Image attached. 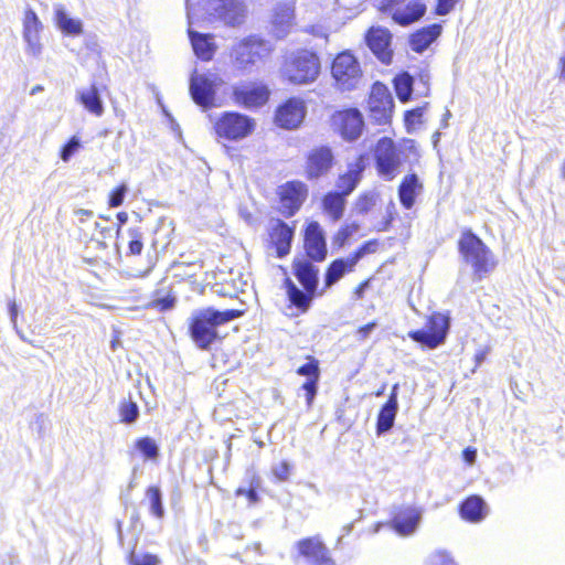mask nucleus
Masks as SVG:
<instances>
[{"label": "nucleus", "mask_w": 565, "mask_h": 565, "mask_svg": "<svg viewBox=\"0 0 565 565\" xmlns=\"http://www.w3.org/2000/svg\"><path fill=\"white\" fill-rule=\"evenodd\" d=\"M413 154L418 157L416 145L413 140H405L395 146L388 138L379 140L375 148V162L379 174L386 181L393 180L399 172L404 161Z\"/></svg>", "instance_id": "1"}, {"label": "nucleus", "mask_w": 565, "mask_h": 565, "mask_svg": "<svg viewBox=\"0 0 565 565\" xmlns=\"http://www.w3.org/2000/svg\"><path fill=\"white\" fill-rule=\"evenodd\" d=\"M243 311L227 309L223 311L212 308L198 311L190 324L191 337L201 349H207L217 338L216 327L238 318Z\"/></svg>", "instance_id": "2"}, {"label": "nucleus", "mask_w": 565, "mask_h": 565, "mask_svg": "<svg viewBox=\"0 0 565 565\" xmlns=\"http://www.w3.org/2000/svg\"><path fill=\"white\" fill-rule=\"evenodd\" d=\"M320 58L308 50H299L289 54L281 68L282 77L294 85L313 83L320 74Z\"/></svg>", "instance_id": "3"}, {"label": "nucleus", "mask_w": 565, "mask_h": 565, "mask_svg": "<svg viewBox=\"0 0 565 565\" xmlns=\"http://www.w3.org/2000/svg\"><path fill=\"white\" fill-rule=\"evenodd\" d=\"M273 52L270 42L249 35L237 41L231 50L232 65L243 72H250L258 63L265 61Z\"/></svg>", "instance_id": "4"}, {"label": "nucleus", "mask_w": 565, "mask_h": 565, "mask_svg": "<svg viewBox=\"0 0 565 565\" xmlns=\"http://www.w3.org/2000/svg\"><path fill=\"white\" fill-rule=\"evenodd\" d=\"M459 250L465 262L472 266L473 274L478 279H482L497 266L491 250L471 232L462 233L459 239Z\"/></svg>", "instance_id": "5"}, {"label": "nucleus", "mask_w": 565, "mask_h": 565, "mask_svg": "<svg viewBox=\"0 0 565 565\" xmlns=\"http://www.w3.org/2000/svg\"><path fill=\"white\" fill-rule=\"evenodd\" d=\"M294 268L295 275L306 289V292L300 290L292 281L287 280V295L292 305L306 310L309 307L312 295L317 288L318 269L306 259L296 260L294 263Z\"/></svg>", "instance_id": "6"}, {"label": "nucleus", "mask_w": 565, "mask_h": 565, "mask_svg": "<svg viewBox=\"0 0 565 565\" xmlns=\"http://www.w3.org/2000/svg\"><path fill=\"white\" fill-rule=\"evenodd\" d=\"M255 119L236 111H225L214 122L217 137L228 141H239L253 134Z\"/></svg>", "instance_id": "7"}, {"label": "nucleus", "mask_w": 565, "mask_h": 565, "mask_svg": "<svg viewBox=\"0 0 565 565\" xmlns=\"http://www.w3.org/2000/svg\"><path fill=\"white\" fill-rule=\"evenodd\" d=\"M331 74L341 90L356 89L362 82L360 63L349 52L337 55L332 63Z\"/></svg>", "instance_id": "8"}, {"label": "nucleus", "mask_w": 565, "mask_h": 565, "mask_svg": "<svg viewBox=\"0 0 565 565\" xmlns=\"http://www.w3.org/2000/svg\"><path fill=\"white\" fill-rule=\"evenodd\" d=\"M205 10L211 19L232 28L242 25L247 17L244 0H207Z\"/></svg>", "instance_id": "9"}, {"label": "nucleus", "mask_w": 565, "mask_h": 565, "mask_svg": "<svg viewBox=\"0 0 565 565\" xmlns=\"http://www.w3.org/2000/svg\"><path fill=\"white\" fill-rule=\"evenodd\" d=\"M448 330L449 317L435 312L430 316L425 329L412 331L408 335L414 341L435 349L445 342Z\"/></svg>", "instance_id": "10"}, {"label": "nucleus", "mask_w": 565, "mask_h": 565, "mask_svg": "<svg viewBox=\"0 0 565 565\" xmlns=\"http://www.w3.org/2000/svg\"><path fill=\"white\" fill-rule=\"evenodd\" d=\"M222 84V78L215 73L194 72L190 78V93L198 105L207 108L213 106L216 88Z\"/></svg>", "instance_id": "11"}, {"label": "nucleus", "mask_w": 565, "mask_h": 565, "mask_svg": "<svg viewBox=\"0 0 565 565\" xmlns=\"http://www.w3.org/2000/svg\"><path fill=\"white\" fill-rule=\"evenodd\" d=\"M371 118L377 124H386L392 117L394 102L388 88L382 83H375L369 97Z\"/></svg>", "instance_id": "12"}, {"label": "nucleus", "mask_w": 565, "mask_h": 565, "mask_svg": "<svg viewBox=\"0 0 565 565\" xmlns=\"http://www.w3.org/2000/svg\"><path fill=\"white\" fill-rule=\"evenodd\" d=\"M279 193L282 214L291 216L307 199L308 188L300 181H291L282 185Z\"/></svg>", "instance_id": "13"}, {"label": "nucleus", "mask_w": 565, "mask_h": 565, "mask_svg": "<svg viewBox=\"0 0 565 565\" xmlns=\"http://www.w3.org/2000/svg\"><path fill=\"white\" fill-rule=\"evenodd\" d=\"M298 552L309 565H337L328 548L318 537H307L298 542Z\"/></svg>", "instance_id": "14"}, {"label": "nucleus", "mask_w": 565, "mask_h": 565, "mask_svg": "<svg viewBox=\"0 0 565 565\" xmlns=\"http://www.w3.org/2000/svg\"><path fill=\"white\" fill-rule=\"evenodd\" d=\"M306 116V105L299 98H289L276 111V124L285 129L299 127Z\"/></svg>", "instance_id": "15"}, {"label": "nucleus", "mask_w": 565, "mask_h": 565, "mask_svg": "<svg viewBox=\"0 0 565 565\" xmlns=\"http://www.w3.org/2000/svg\"><path fill=\"white\" fill-rule=\"evenodd\" d=\"M233 96L237 104L246 108H254L263 106L268 100L269 90L265 85L246 84L235 86Z\"/></svg>", "instance_id": "16"}, {"label": "nucleus", "mask_w": 565, "mask_h": 565, "mask_svg": "<svg viewBox=\"0 0 565 565\" xmlns=\"http://www.w3.org/2000/svg\"><path fill=\"white\" fill-rule=\"evenodd\" d=\"M391 40L390 31L380 26L371 28L366 34L367 46L385 64L392 61Z\"/></svg>", "instance_id": "17"}, {"label": "nucleus", "mask_w": 565, "mask_h": 565, "mask_svg": "<svg viewBox=\"0 0 565 565\" xmlns=\"http://www.w3.org/2000/svg\"><path fill=\"white\" fill-rule=\"evenodd\" d=\"M333 156L329 148L319 147L312 149L306 161V174L310 180L326 174L332 167Z\"/></svg>", "instance_id": "18"}, {"label": "nucleus", "mask_w": 565, "mask_h": 565, "mask_svg": "<svg viewBox=\"0 0 565 565\" xmlns=\"http://www.w3.org/2000/svg\"><path fill=\"white\" fill-rule=\"evenodd\" d=\"M341 135L348 140H355L362 132L363 118L358 109H347L333 117Z\"/></svg>", "instance_id": "19"}, {"label": "nucleus", "mask_w": 565, "mask_h": 565, "mask_svg": "<svg viewBox=\"0 0 565 565\" xmlns=\"http://www.w3.org/2000/svg\"><path fill=\"white\" fill-rule=\"evenodd\" d=\"M305 248L307 255L316 262H321L327 255V245L323 232L317 222H311L305 233Z\"/></svg>", "instance_id": "20"}, {"label": "nucleus", "mask_w": 565, "mask_h": 565, "mask_svg": "<svg viewBox=\"0 0 565 565\" xmlns=\"http://www.w3.org/2000/svg\"><path fill=\"white\" fill-rule=\"evenodd\" d=\"M269 236L271 243L276 246L278 257H284L290 252L294 228L280 220L270 222Z\"/></svg>", "instance_id": "21"}, {"label": "nucleus", "mask_w": 565, "mask_h": 565, "mask_svg": "<svg viewBox=\"0 0 565 565\" xmlns=\"http://www.w3.org/2000/svg\"><path fill=\"white\" fill-rule=\"evenodd\" d=\"M42 29L43 25L36 13L28 9L23 19V39L28 44L30 53L33 55L39 54L41 51L40 32Z\"/></svg>", "instance_id": "22"}, {"label": "nucleus", "mask_w": 565, "mask_h": 565, "mask_svg": "<svg viewBox=\"0 0 565 565\" xmlns=\"http://www.w3.org/2000/svg\"><path fill=\"white\" fill-rule=\"evenodd\" d=\"M365 169L364 161L361 157L348 164V171L339 175L337 180L338 192L343 196L349 195L361 181L362 173Z\"/></svg>", "instance_id": "23"}, {"label": "nucleus", "mask_w": 565, "mask_h": 565, "mask_svg": "<svg viewBox=\"0 0 565 565\" xmlns=\"http://www.w3.org/2000/svg\"><path fill=\"white\" fill-rule=\"evenodd\" d=\"M271 24L277 38H285L295 25V8L290 3L275 7Z\"/></svg>", "instance_id": "24"}, {"label": "nucleus", "mask_w": 565, "mask_h": 565, "mask_svg": "<svg viewBox=\"0 0 565 565\" xmlns=\"http://www.w3.org/2000/svg\"><path fill=\"white\" fill-rule=\"evenodd\" d=\"M394 530H415L422 520V510L413 505H401L392 512Z\"/></svg>", "instance_id": "25"}, {"label": "nucleus", "mask_w": 565, "mask_h": 565, "mask_svg": "<svg viewBox=\"0 0 565 565\" xmlns=\"http://www.w3.org/2000/svg\"><path fill=\"white\" fill-rule=\"evenodd\" d=\"M309 362L301 365L297 373L306 376L307 381L303 383L302 388L306 391L308 405H311L316 394L317 385L320 377L319 362L313 358H308Z\"/></svg>", "instance_id": "26"}, {"label": "nucleus", "mask_w": 565, "mask_h": 565, "mask_svg": "<svg viewBox=\"0 0 565 565\" xmlns=\"http://www.w3.org/2000/svg\"><path fill=\"white\" fill-rule=\"evenodd\" d=\"M423 190V183L415 173L407 174L398 188V198L402 205L409 210L415 203V199L420 194Z\"/></svg>", "instance_id": "27"}, {"label": "nucleus", "mask_w": 565, "mask_h": 565, "mask_svg": "<svg viewBox=\"0 0 565 565\" xmlns=\"http://www.w3.org/2000/svg\"><path fill=\"white\" fill-rule=\"evenodd\" d=\"M426 12V6L420 0H411L406 6L396 8L392 13L393 20L401 25H408L419 20Z\"/></svg>", "instance_id": "28"}, {"label": "nucleus", "mask_w": 565, "mask_h": 565, "mask_svg": "<svg viewBox=\"0 0 565 565\" xmlns=\"http://www.w3.org/2000/svg\"><path fill=\"white\" fill-rule=\"evenodd\" d=\"M54 21L56 26L65 35L78 36L83 33V23L79 19L70 17L64 6H54Z\"/></svg>", "instance_id": "29"}, {"label": "nucleus", "mask_w": 565, "mask_h": 565, "mask_svg": "<svg viewBox=\"0 0 565 565\" xmlns=\"http://www.w3.org/2000/svg\"><path fill=\"white\" fill-rule=\"evenodd\" d=\"M76 99L87 111L96 117H100L104 114V104L95 84L86 88L77 89Z\"/></svg>", "instance_id": "30"}, {"label": "nucleus", "mask_w": 565, "mask_h": 565, "mask_svg": "<svg viewBox=\"0 0 565 565\" xmlns=\"http://www.w3.org/2000/svg\"><path fill=\"white\" fill-rule=\"evenodd\" d=\"M461 516L472 522H479L488 514V505L479 495L467 498L460 507Z\"/></svg>", "instance_id": "31"}, {"label": "nucleus", "mask_w": 565, "mask_h": 565, "mask_svg": "<svg viewBox=\"0 0 565 565\" xmlns=\"http://www.w3.org/2000/svg\"><path fill=\"white\" fill-rule=\"evenodd\" d=\"M441 33V25L433 24L415 32L409 40L413 51L424 52Z\"/></svg>", "instance_id": "32"}, {"label": "nucleus", "mask_w": 565, "mask_h": 565, "mask_svg": "<svg viewBox=\"0 0 565 565\" xmlns=\"http://www.w3.org/2000/svg\"><path fill=\"white\" fill-rule=\"evenodd\" d=\"M189 36L196 56L203 61H210L215 52L212 36L195 32L191 28H189Z\"/></svg>", "instance_id": "33"}, {"label": "nucleus", "mask_w": 565, "mask_h": 565, "mask_svg": "<svg viewBox=\"0 0 565 565\" xmlns=\"http://www.w3.org/2000/svg\"><path fill=\"white\" fill-rule=\"evenodd\" d=\"M362 252L356 253L353 257L347 259H337L331 263L326 274V286L331 287L348 271L352 270L356 265Z\"/></svg>", "instance_id": "34"}, {"label": "nucleus", "mask_w": 565, "mask_h": 565, "mask_svg": "<svg viewBox=\"0 0 565 565\" xmlns=\"http://www.w3.org/2000/svg\"><path fill=\"white\" fill-rule=\"evenodd\" d=\"M398 404L395 401V396H390L386 404L382 407L377 417V433L383 434L390 430L396 417Z\"/></svg>", "instance_id": "35"}, {"label": "nucleus", "mask_w": 565, "mask_h": 565, "mask_svg": "<svg viewBox=\"0 0 565 565\" xmlns=\"http://www.w3.org/2000/svg\"><path fill=\"white\" fill-rule=\"evenodd\" d=\"M345 196L339 192H329L322 201L324 212L333 220L338 221L343 216L345 206Z\"/></svg>", "instance_id": "36"}, {"label": "nucleus", "mask_w": 565, "mask_h": 565, "mask_svg": "<svg viewBox=\"0 0 565 565\" xmlns=\"http://www.w3.org/2000/svg\"><path fill=\"white\" fill-rule=\"evenodd\" d=\"M413 83H414L413 77L407 73L399 74L395 77V79H394L395 90H396L398 98L402 102H407L409 99L412 92H413Z\"/></svg>", "instance_id": "37"}, {"label": "nucleus", "mask_w": 565, "mask_h": 565, "mask_svg": "<svg viewBox=\"0 0 565 565\" xmlns=\"http://www.w3.org/2000/svg\"><path fill=\"white\" fill-rule=\"evenodd\" d=\"M147 498L150 503V510L152 514L157 518H162L163 515V507L161 502V493L160 490L156 487H151L147 491Z\"/></svg>", "instance_id": "38"}, {"label": "nucleus", "mask_w": 565, "mask_h": 565, "mask_svg": "<svg viewBox=\"0 0 565 565\" xmlns=\"http://www.w3.org/2000/svg\"><path fill=\"white\" fill-rule=\"evenodd\" d=\"M129 565H159L160 559L150 553L137 554L131 552L128 558Z\"/></svg>", "instance_id": "39"}, {"label": "nucleus", "mask_w": 565, "mask_h": 565, "mask_svg": "<svg viewBox=\"0 0 565 565\" xmlns=\"http://www.w3.org/2000/svg\"><path fill=\"white\" fill-rule=\"evenodd\" d=\"M136 446L148 459H153L158 456V446L156 441L149 437L139 439Z\"/></svg>", "instance_id": "40"}, {"label": "nucleus", "mask_w": 565, "mask_h": 565, "mask_svg": "<svg viewBox=\"0 0 565 565\" xmlns=\"http://www.w3.org/2000/svg\"><path fill=\"white\" fill-rule=\"evenodd\" d=\"M139 411L136 403L128 401L120 406L121 420L125 423H134L138 417Z\"/></svg>", "instance_id": "41"}, {"label": "nucleus", "mask_w": 565, "mask_h": 565, "mask_svg": "<svg viewBox=\"0 0 565 565\" xmlns=\"http://www.w3.org/2000/svg\"><path fill=\"white\" fill-rule=\"evenodd\" d=\"M377 195L373 192L365 193L356 201V210L360 213H367L376 204Z\"/></svg>", "instance_id": "42"}, {"label": "nucleus", "mask_w": 565, "mask_h": 565, "mask_svg": "<svg viewBox=\"0 0 565 565\" xmlns=\"http://www.w3.org/2000/svg\"><path fill=\"white\" fill-rule=\"evenodd\" d=\"M426 565H456V563L448 553L438 551L429 555Z\"/></svg>", "instance_id": "43"}, {"label": "nucleus", "mask_w": 565, "mask_h": 565, "mask_svg": "<svg viewBox=\"0 0 565 565\" xmlns=\"http://www.w3.org/2000/svg\"><path fill=\"white\" fill-rule=\"evenodd\" d=\"M129 252L131 255H139L142 250V234L138 230H129Z\"/></svg>", "instance_id": "44"}, {"label": "nucleus", "mask_w": 565, "mask_h": 565, "mask_svg": "<svg viewBox=\"0 0 565 565\" xmlns=\"http://www.w3.org/2000/svg\"><path fill=\"white\" fill-rule=\"evenodd\" d=\"M79 139L76 136L72 137L70 141L63 147L61 151V159L64 162H68L72 156L79 149Z\"/></svg>", "instance_id": "45"}, {"label": "nucleus", "mask_w": 565, "mask_h": 565, "mask_svg": "<svg viewBox=\"0 0 565 565\" xmlns=\"http://www.w3.org/2000/svg\"><path fill=\"white\" fill-rule=\"evenodd\" d=\"M127 191H128V186L125 183H122L117 189H115L109 195V202H108L109 206L110 207L120 206L125 200Z\"/></svg>", "instance_id": "46"}, {"label": "nucleus", "mask_w": 565, "mask_h": 565, "mask_svg": "<svg viewBox=\"0 0 565 565\" xmlns=\"http://www.w3.org/2000/svg\"><path fill=\"white\" fill-rule=\"evenodd\" d=\"M174 302H175L174 297L167 296V297L153 299L149 303V307L153 308V309H158L159 311H166V310L172 309L174 307Z\"/></svg>", "instance_id": "47"}, {"label": "nucleus", "mask_w": 565, "mask_h": 565, "mask_svg": "<svg viewBox=\"0 0 565 565\" xmlns=\"http://www.w3.org/2000/svg\"><path fill=\"white\" fill-rule=\"evenodd\" d=\"M273 473L278 481H286L289 478L290 465L281 461L273 467Z\"/></svg>", "instance_id": "48"}, {"label": "nucleus", "mask_w": 565, "mask_h": 565, "mask_svg": "<svg viewBox=\"0 0 565 565\" xmlns=\"http://www.w3.org/2000/svg\"><path fill=\"white\" fill-rule=\"evenodd\" d=\"M459 0H438L436 13L438 15H446L454 10Z\"/></svg>", "instance_id": "49"}, {"label": "nucleus", "mask_w": 565, "mask_h": 565, "mask_svg": "<svg viewBox=\"0 0 565 565\" xmlns=\"http://www.w3.org/2000/svg\"><path fill=\"white\" fill-rule=\"evenodd\" d=\"M18 313H19V310H18L17 303L14 301H11L9 303V315H10L11 323H12L13 328L17 330V332L19 333L20 338L23 341H26V339L23 337V334H21L20 331L18 330V323H17Z\"/></svg>", "instance_id": "50"}, {"label": "nucleus", "mask_w": 565, "mask_h": 565, "mask_svg": "<svg viewBox=\"0 0 565 565\" xmlns=\"http://www.w3.org/2000/svg\"><path fill=\"white\" fill-rule=\"evenodd\" d=\"M237 495H246L249 503H256L258 501V494L254 487H250V489L245 490L243 488H238L236 491Z\"/></svg>", "instance_id": "51"}, {"label": "nucleus", "mask_w": 565, "mask_h": 565, "mask_svg": "<svg viewBox=\"0 0 565 565\" xmlns=\"http://www.w3.org/2000/svg\"><path fill=\"white\" fill-rule=\"evenodd\" d=\"M405 1L406 0H383L381 10L392 11L393 13L396 8H402V4H404Z\"/></svg>", "instance_id": "52"}, {"label": "nucleus", "mask_w": 565, "mask_h": 565, "mask_svg": "<svg viewBox=\"0 0 565 565\" xmlns=\"http://www.w3.org/2000/svg\"><path fill=\"white\" fill-rule=\"evenodd\" d=\"M423 114H424V108L423 107H418V108H415V109H412V110L407 111L406 115H405V119H406V121L408 124H414L416 120L420 119Z\"/></svg>", "instance_id": "53"}, {"label": "nucleus", "mask_w": 565, "mask_h": 565, "mask_svg": "<svg viewBox=\"0 0 565 565\" xmlns=\"http://www.w3.org/2000/svg\"><path fill=\"white\" fill-rule=\"evenodd\" d=\"M375 327H376L375 322H371V323H367V324L361 327L358 330L359 339L365 340L370 335V333L374 330Z\"/></svg>", "instance_id": "54"}, {"label": "nucleus", "mask_w": 565, "mask_h": 565, "mask_svg": "<svg viewBox=\"0 0 565 565\" xmlns=\"http://www.w3.org/2000/svg\"><path fill=\"white\" fill-rule=\"evenodd\" d=\"M463 459L468 465H473L477 459V450L472 447H468L462 452Z\"/></svg>", "instance_id": "55"}, {"label": "nucleus", "mask_w": 565, "mask_h": 565, "mask_svg": "<svg viewBox=\"0 0 565 565\" xmlns=\"http://www.w3.org/2000/svg\"><path fill=\"white\" fill-rule=\"evenodd\" d=\"M429 79H430V76L427 71H423L419 74L418 82L423 85V87L425 89V94L428 92Z\"/></svg>", "instance_id": "56"}, {"label": "nucleus", "mask_w": 565, "mask_h": 565, "mask_svg": "<svg viewBox=\"0 0 565 565\" xmlns=\"http://www.w3.org/2000/svg\"><path fill=\"white\" fill-rule=\"evenodd\" d=\"M488 349H481L479 350L475 355L476 366L481 365V363L486 360L488 354Z\"/></svg>", "instance_id": "57"}, {"label": "nucleus", "mask_w": 565, "mask_h": 565, "mask_svg": "<svg viewBox=\"0 0 565 565\" xmlns=\"http://www.w3.org/2000/svg\"><path fill=\"white\" fill-rule=\"evenodd\" d=\"M117 220H118V222H119V226H118V228H117V234H119V232H120V226H121V225H124V224H126V223H127V221H128V214H127L126 212H119V213L117 214Z\"/></svg>", "instance_id": "58"}, {"label": "nucleus", "mask_w": 565, "mask_h": 565, "mask_svg": "<svg viewBox=\"0 0 565 565\" xmlns=\"http://www.w3.org/2000/svg\"><path fill=\"white\" fill-rule=\"evenodd\" d=\"M76 215L79 216V220L83 222L85 217H90L93 212L90 210L79 209L76 212Z\"/></svg>", "instance_id": "59"}, {"label": "nucleus", "mask_w": 565, "mask_h": 565, "mask_svg": "<svg viewBox=\"0 0 565 565\" xmlns=\"http://www.w3.org/2000/svg\"><path fill=\"white\" fill-rule=\"evenodd\" d=\"M95 226H96V228L100 230V233L104 235V237H106V233L110 234V230L102 227L99 223H95Z\"/></svg>", "instance_id": "60"}, {"label": "nucleus", "mask_w": 565, "mask_h": 565, "mask_svg": "<svg viewBox=\"0 0 565 565\" xmlns=\"http://www.w3.org/2000/svg\"><path fill=\"white\" fill-rule=\"evenodd\" d=\"M559 63L562 64L561 77L565 79V55L561 57Z\"/></svg>", "instance_id": "61"}, {"label": "nucleus", "mask_w": 565, "mask_h": 565, "mask_svg": "<svg viewBox=\"0 0 565 565\" xmlns=\"http://www.w3.org/2000/svg\"><path fill=\"white\" fill-rule=\"evenodd\" d=\"M349 233L347 230H342L338 233V239H345L348 237Z\"/></svg>", "instance_id": "62"}, {"label": "nucleus", "mask_w": 565, "mask_h": 565, "mask_svg": "<svg viewBox=\"0 0 565 565\" xmlns=\"http://www.w3.org/2000/svg\"><path fill=\"white\" fill-rule=\"evenodd\" d=\"M43 90V87L41 85H36L31 89V95H35Z\"/></svg>", "instance_id": "63"}, {"label": "nucleus", "mask_w": 565, "mask_h": 565, "mask_svg": "<svg viewBox=\"0 0 565 565\" xmlns=\"http://www.w3.org/2000/svg\"><path fill=\"white\" fill-rule=\"evenodd\" d=\"M397 390H398V384H395L392 388V392H391V395L390 396H395V401L397 402Z\"/></svg>", "instance_id": "64"}]
</instances>
